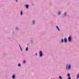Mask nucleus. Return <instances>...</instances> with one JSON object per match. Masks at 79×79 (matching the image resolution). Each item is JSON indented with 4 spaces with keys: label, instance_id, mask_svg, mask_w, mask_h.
I'll list each match as a JSON object with an SVG mask.
<instances>
[{
    "label": "nucleus",
    "instance_id": "nucleus-1",
    "mask_svg": "<svg viewBox=\"0 0 79 79\" xmlns=\"http://www.w3.org/2000/svg\"><path fill=\"white\" fill-rule=\"evenodd\" d=\"M68 40L69 41H71V36H69L68 38Z\"/></svg>",
    "mask_w": 79,
    "mask_h": 79
},
{
    "label": "nucleus",
    "instance_id": "nucleus-2",
    "mask_svg": "<svg viewBox=\"0 0 79 79\" xmlns=\"http://www.w3.org/2000/svg\"><path fill=\"white\" fill-rule=\"evenodd\" d=\"M40 56H42V52L41 51H40Z\"/></svg>",
    "mask_w": 79,
    "mask_h": 79
},
{
    "label": "nucleus",
    "instance_id": "nucleus-3",
    "mask_svg": "<svg viewBox=\"0 0 79 79\" xmlns=\"http://www.w3.org/2000/svg\"><path fill=\"white\" fill-rule=\"evenodd\" d=\"M26 8H28V7H29V6L27 5H26Z\"/></svg>",
    "mask_w": 79,
    "mask_h": 79
},
{
    "label": "nucleus",
    "instance_id": "nucleus-4",
    "mask_svg": "<svg viewBox=\"0 0 79 79\" xmlns=\"http://www.w3.org/2000/svg\"><path fill=\"white\" fill-rule=\"evenodd\" d=\"M64 42H67V39H66V38H65L64 40Z\"/></svg>",
    "mask_w": 79,
    "mask_h": 79
},
{
    "label": "nucleus",
    "instance_id": "nucleus-5",
    "mask_svg": "<svg viewBox=\"0 0 79 79\" xmlns=\"http://www.w3.org/2000/svg\"><path fill=\"white\" fill-rule=\"evenodd\" d=\"M70 68H71V66L70 65H69L68 66V69H70Z\"/></svg>",
    "mask_w": 79,
    "mask_h": 79
},
{
    "label": "nucleus",
    "instance_id": "nucleus-6",
    "mask_svg": "<svg viewBox=\"0 0 79 79\" xmlns=\"http://www.w3.org/2000/svg\"><path fill=\"white\" fill-rule=\"evenodd\" d=\"M20 15H23V10H21V12H20Z\"/></svg>",
    "mask_w": 79,
    "mask_h": 79
},
{
    "label": "nucleus",
    "instance_id": "nucleus-7",
    "mask_svg": "<svg viewBox=\"0 0 79 79\" xmlns=\"http://www.w3.org/2000/svg\"><path fill=\"white\" fill-rule=\"evenodd\" d=\"M67 76L68 77H69V76H70V74H69V73H68Z\"/></svg>",
    "mask_w": 79,
    "mask_h": 79
},
{
    "label": "nucleus",
    "instance_id": "nucleus-8",
    "mask_svg": "<svg viewBox=\"0 0 79 79\" xmlns=\"http://www.w3.org/2000/svg\"><path fill=\"white\" fill-rule=\"evenodd\" d=\"M15 76L14 75H13V76H12L13 79H14V78H15Z\"/></svg>",
    "mask_w": 79,
    "mask_h": 79
},
{
    "label": "nucleus",
    "instance_id": "nucleus-9",
    "mask_svg": "<svg viewBox=\"0 0 79 79\" xmlns=\"http://www.w3.org/2000/svg\"><path fill=\"white\" fill-rule=\"evenodd\" d=\"M19 47H20V48L21 51H22V48H21V46H20V45H19Z\"/></svg>",
    "mask_w": 79,
    "mask_h": 79
},
{
    "label": "nucleus",
    "instance_id": "nucleus-10",
    "mask_svg": "<svg viewBox=\"0 0 79 79\" xmlns=\"http://www.w3.org/2000/svg\"><path fill=\"white\" fill-rule=\"evenodd\" d=\"M59 78L60 79H62V77H61L60 76L59 77Z\"/></svg>",
    "mask_w": 79,
    "mask_h": 79
},
{
    "label": "nucleus",
    "instance_id": "nucleus-11",
    "mask_svg": "<svg viewBox=\"0 0 79 79\" xmlns=\"http://www.w3.org/2000/svg\"><path fill=\"white\" fill-rule=\"evenodd\" d=\"M18 66L19 67L21 66V64H18Z\"/></svg>",
    "mask_w": 79,
    "mask_h": 79
},
{
    "label": "nucleus",
    "instance_id": "nucleus-12",
    "mask_svg": "<svg viewBox=\"0 0 79 79\" xmlns=\"http://www.w3.org/2000/svg\"><path fill=\"white\" fill-rule=\"evenodd\" d=\"M26 50L27 51L28 50V48H26Z\"/></svg>",
    "mask_w": 79,
    "mask_h": 79
},
{
    "label": "nucleus",
    "instance_id": "nucleus-13",
    "mask_svg": "<svg viewBox=\"0 0 79 79\" xmlns=\"http://www.w3.org/2000/svg\"><path fill=\"white\" fill-rule=\"evenodd\" d=\"M60 13H61V12H59L58 13L59 15H60Z\"/></svg>",
    "mask_w": 79,
    "mask_h": 79
},
{
    "label": "nucleus",
    "instance_id": "nucleus-14",
    "mask_svg": "<svg viewBox=\"0 0 79 79\" xmlns=\"http://www.w3.org/2000/svg\"><path fill=\"white\" fill-rule=\"evenodd\" d=\"M61 42H62V43H63V39L62 40Z\"/></svg>",
    "mask_w": 79,
    "mask_h": 79
},
{
    "label": "nucleus",
    "instance_id": "nucleus-15",
    "mask_svg": "<svg viewBox=\"0 0 79 79\" xmlns=\"http://www.w3.org/2000/svg\"><path fill=\"white\" fill-rule=\"evenodd\" d=\"M77 78H79V75H78L77 76Z\"/></svg>",
    "mask_w": 79,
    "mask_h": 79
},
{
    "label": "nucleus",
    "instance_id": "nucleus-16",
    "mask_svg": "<svg viewBox=\"0 0 79 79\" xmlns=\"http://www.w3.org/2000/svg\"><path fill=\"white\" fill-rule=\"evenodd\" d=\"M26 63V61L25 60H24L23 61V63Z\"/></svg>",
    "mask_w": 79,
    "mask_h": 79
},
{
    "label": "nucleus",
    "instance_id": "nucleus-17",
    "mask_svg": "<svg viewBox=\"0 0 79 79\" xmlns=\"http://www.w3.org/2000/svg\"><path fill=\"white\" fill-rule=\"evenodd\" d=\"M33 23H35V22L34 21H33Z\"/></svg>",
    "mask_w": 79,
    "mask_h": 79
},
{
    "label": "nucleus",
    "instance_id": "nucleus-18",
    "mask_svg": "<svg viewBox=\"0 0 79 79\" xmlns=\"http://www.w3.org/2000/svg\"><path fill=\"white\" fill-rule=\"evenodd\" d=\"M56 27L57 28V29L58 28V27L57 26H56Z\"/></svg>",
    "mask_w": 79,
    "mask_h": 79
},
{
    "label": "nucleus",
    "instance_id": "nucleus-19",
    "mask_svg": "<svg viewBox=\"0 0 79 79\" xmlns=\"http://www.w3.org/2000/svg\"><path fill=\"white\" fill-rule=\"evenodd\" d=\"M16 2H18V0H16Z\"/></svg>",
    "mask_w": 79,
    "mask_h": 79
},
{
    "label": "nucleus",
    "instance_id": "nucleus-20",
    "mask_svg": "<svg viewBox=\"0 0 79 79\" xmlns=\"http://www.w3.org/2000/svg\"><path fill=\"white\" fill-rule=\"evenodd\" d=\"M64 15H66V12L64 13Z\"/></svg>",
    "mask_w": 79,
    "mask_h": 79
},
{
    "label": "nucleus",
    "instance_id": "nucleus-21",
    "mask_svg": "<svg viewBox=\"0 0 79 79\" xmlns=\"http://www.w3.org/2000/svg\"><path fill=\"white\" fill-rule=\"evenodd\" d=\"M58 30V31H60V29H59V28H57Z\"/></svg>",
    "mask_w": 79,
    "mask_h": 79
},
{
    "label": "nucleus",
    "instance_id": "nucleus-22",
    "mask_svg": "<svg viewBox=\"0 0 79 79\" xmlns=\"http://www.w3.org/2000/svg\"><path fill=\"white\" fill-rule=\"evenodd\" d=\"M36 55H37V53L36 54Z\"/></svg>",
    "mask_w": 79,
    "mask_h": 79
}]
</instances>
